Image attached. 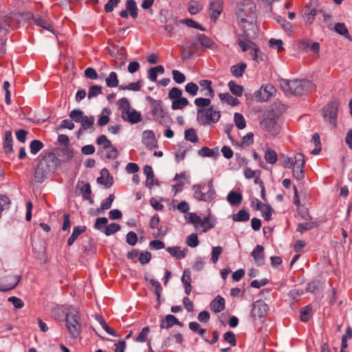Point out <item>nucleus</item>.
<instances>
[{
  "label": "nucleus",
  "mask_w": 352,
  "mask_h": 352,
  "mask_svg": "<svg viewBox=\"0 0 352 352\" xmlns=\"http://www.w3.org/2000/svg\"><path fill=\"white\" fill-rule=\"evenodd\" d=\"M107 86L109 88H114L118 86L119 80L118 75L115 72H111L105 80Z\"/></svg>",
  "instance_id": "44"
},
{
  "label": "nucleus",
  "mask_w": 352,
  "mask_h": 352,
  "mask_svg": "<svg viewBox=\"0 0 352 352\" xmlns=\"http://www.w3.org/2000/svg\"><path fill=\"white\" fill-rule=\"evenodd\" d=\"M120 229L121 227L118 223H111L109 225L104 228V233L107 236H110L120 231Z\"/></svg>",
  "instance_id": "52"
},
{
  "label": "nucleus",
  "mask_w": 352,
  "mask_h": 352,
  "mask_svg": "<svg viewBox=\"0 0 352 352\" xmlns=\"http://www.w3.org/2000/svg\"><path fill=\"white\" fill-rule=\"evenodd\" d=\"M193 197L198 201L210 202L216 197V192L213 186V179L207 183L203 182L192 186Z\"/></svg>",
  "instance_id": "5"
},
{
  "label": "nucleus",
  "mask_w": 352,
  "mask_h": 352,
  "mask_svg": "<svg viewBox=\"0 0 352 352\" xmlns=\"http://www.w3.org/2000/svg\"><path fill=\"white\" fill-rule=\"evenodd\" d=\"M210 309L214 313H219L225 309V299L218 295L210 303Z\"/></svg>",
  "instance_id": "22"
},
{
  "label": "nucleus",
  "mask_w": 352,
  "mask_h": 352,
  "mask_svg": "<svg viewBox=\"0 0 352 352\" xmlns=\"http://www.w3.org/2000/svg\"><path fill=\"white\" fill-rule=\"evenodd\" d=\"M247 67V64L243 62H241L236 65H232L230 67V72L232 76L236 78H240L243 75L245 69Z\"/></svg>",
  "instance_id": "27"
},
{
  "label": "nucleus",
  "mask_w": 352,
  "mask_h": 352,
  "mask_svg": "<svg viewBox=\"0 0 352 352\" xmlns=\"http://www.w3.org/2000/svg\"><path fill=\"white\" fill-rule=\"evenodd\" d=\"M60 165V160L57 158L54 153L41 154L38 157V163L34 170L35 182L40 184L43 182L49 173L54 172Z\"/></svg>",
  "instance_id": "2"
},
{
  "label": "nucleus",
  "mask_w": 352,
  "mask_h": 352,
  "mask_svg": "<svg viewBox=\"0 0 352 352\" xmlns=\"http://www.w3.org/2000/svg\"><path fill=\"white\" fill-rule=\"evenodd\" d=\"M51 316L57 321H62L65 319V326L73 338L80 336L81 332L80 316L76 308L57 306L52 309Z\"/></svg>",
  "instance_id": "1"
},
{
  "label": "nucleus",
  "mask_w": 352,
  "mask_h": 352,
  "mask_svg": "<svg viewBox=\"0 0 352 352\" xmlns=\"http://www.w3.org/2000/svg\"><path fill=\"white\" fill-rule=\"evenodd\" d=\"M180 23L185 24L190 28H193L201 31H206L205 27L191 19H182Z\"/></svg>",
  "instance_id": "53"
},
{
  "label": "nucleus",
  "mask_w": 352,
  "mask_h": 352,
  "mask_svg": "<svg viewBox=\"0 0 352 352\" xmlns=\"http://www.w3.org/2000/svg\"><path fill=\"white\" fill-rule=\"evenodd\" d=\"M251 43H253L248 38H245L243 34L239 35L238 38V44L243 52H245L249 49L252 50Z\"/></svg>",
  "instance_id": "43"
},
{
  "label": "nucleus",
  "mask_w": 352,
  "mask_h": 352,
  "mask_svg": "<svg viewBox=\"0 0 352 352\" xmlns=\"http://www.w3.org/2000/svg\"><path fill=\"white\" fill-rule=\"evenodd\" d=\"M210 16L214 21L222 12V1L214 0L209 5Z\"/></svg>",
  "instance_id": "15"
},
{
  "label": "nucleus",
  "mask_w": 352,
  "mask_h": 352,
  "mask_svg": "<svg viewBox=\"0 0 352 352\" xmlns=\"http://www.w3.org/2000/svg\"><path fill=\"white\" fill-rule=\"evenodd\" d=\"M274 91V87L272 85H267L256 91V96L258 97L261 100L265 101L273 95Z\"/></svg>",
  "instance_id": "18"
},
{
  "label": "nucleus",
  "mask_w": 352,
  "mask_h": 352,
  "mask_svg": "<svg viewBox=\"0 0 352 352\" xmlns=\"http://www.w3.org/2000/svg\"><path fill=\"white\" fill-rule=\"evenodd\" d=\"M145 279L146 280H148L149 283L154 288L153 289V292H154L155 295L157 297V300L158 303L160 304L161 303V300H160L161 292H162V289L160 283L157 280H155L153 278L148 279L147 277H145Z\"/></svg>",
  "instance_id": "33"
},
{
  "label": "nucleus",
  "mask_w": 352,
  "mask_h": 352,
  "mask_svg": "<svg viewBox=\"0 0 352 352\" xmlns=\"http://www.w3.org/2000/svg\"><path fill=\"white\" fill-rule=\"evenodd\" d=\"M142 142L146 147L151 148L156 147L157 142L154 132L151 130L144 131L143 132Z\"/></svg>",
  "instance_id": "19"
},
{
  "label": "nucleus",
  "mask_w": 352,
  "mask_h": 352,
  "mask_svg": "<svg viewBox=\"0 0 352 352\" xmlns=\"http://www.w3.org/2000/svg\"><path fill=\"white\" fill-rule=\"evenodd\" d=\"M219 97L221 101L226 102L231 106H236L239 103V100L232 96L229 93L219 94Z\"/></svg>",
  "instance_id": "38"
},
{
  "label": "nucleus",
  "mask_w": 352,
  "mask_h": 352,
  "mask_svg": "<svg viewBox=\"0 0 352 352\" xmlns=\"http://www.w3.org/2000/svg\"><path fill=\"white\" fill-rule=\"evenodd\" d=\"M199 85L201 87V91H204L203 94L205 96H210V98H213L214 96V91L212 88V81L209 80H200L199 81Z\"/></svg>",
  "instance_id": "21"
},
{
  "label": "nucleus",
  "mask_w": 352,
  "mask_h": 352,
  "mask_svg": "<svg viewBox=\"0 0 352 352\" xmlns=\"http://www.w3.org/2000/svg\"><path fill=\"white\" fill-rule=\"evenodd\" d=\"M338 106V101L334 100L329 102L322 108V118L324 122L329 124L332 128L336 126Z\"/></svg>",
  "instance_id": "7"
},
{
  "label": "nucleus",
  "mask_w": 352,
  "mask_h": 352,
  "mask_svg": "<svg viewBox=\"0 0 352 352\" xmlns=\"http://www.w3.org/2000/svg\"><path fill=\"white\" fill-rule=\"evenodd\" d=\"M277 118L274 113H270L261 122V126L268 132L275 135L278 133L275 129V124L276 123Z\"/></svg>",
  "instance_id": "11"
},
{
  "label": "nucleus",
  "mask_w": 352,
  "mask_h": 352,
  "mask_svg": "<svg viewBox=\"0 0 352 352\" xmlns=\"http://www.w3.org/2000/svg\"><path fill=\"white\" fill-rule=\"evenodd\" d=\"M184 138L187 141L192 143H196L198 141V137L196 134L195 130L193 128H190L184 131Z\"/></svg>",
  "instance_id": "51"
},
{
  "label": "nucleus",
  "mask_w": 352,
  "mask_h": 352,
  "mask_svg": "<svg viewBox=\"0 0 352 352\" xmlns=\"http://www.w3.org/2000/svg\"><path fill=\"white\" fill-rule=\"evenodd\" d=\"M245 11L248 12V18L244 17L242 12H239V21L240 26L243 30V36L245 38H250L256 34V5L251 4L248 6Z\"/></svg>",
  "instance_id": "4"
},
{
  "label": "nucleus",
  "mask_w": 352,
  "mask_h": 352,
  "mask_svg": "<svg viewBox=\"0 0 352 352\" xmlns=\"http://www.w3.org/2000/svg\"><path fill=\"white\" fill-rule=\"evenodd\" d=\"M97 182L104 186L107 188L113 185V177L109 174L107 168H102L100 171V177H98Z\"/></svg>",
  "instance_id": "17"
},
{
  "label": "nucleus",
  "mask_w": 352,
  "mask_h": 352,
  "mask_svg": "<svg viewBox=\"0 0 352 352\" xmlns=\"http://www.w3.org/2000/svg\"><path fill=\"white\" fill-rule=\"evenodd\" d=\"M199 225L203 228V232H206L208 230L212 228L215 225L214 220H211L209 217H206L203 219H201Z\"/></svg>",
  "instance_id": "48"
},
{
  "label": "nucleus",
  "mask_w": 352,
  "mask_h": 352,
  "mask_svg": "<svg viewBox=\"0 0 352 352\" xmlns=\"http://www.w3.org/2000/svg\"><path fill=\"white\" fill-rule=\"evenodd\" d=\"M231 93L236 97H241L243 95V87L237 85L235 82L231 80L228 84Z\"/></svg>",
  "instance_id": "39"
},
{
  "label": "nucleus",
  "mask_w": 352,
  "mask_h": 352,
  "mask_svg": "<svg viewBox=\"0 0 352 352\" xmlns=\"http://www.w3.org/2000/svg\"><path fill=\"white\" fill-rule=\"evenodd\" d=\"M96 142L97 144L102 146V147L98 150V155L99 156H103L107 149L113 146L111 142L105 135L98 136L96 138Z\"/></svg>",
  "instance_id": "14"
},
{
  "label": "nucleus",
  "mask_w": 352,
  "mask_h": 352,
  "mask_svg": "<svg viewBox=\"0 0 352 352\" xmlns=\"http://www.w3.org/2000/svg\"><path fill=\"white\" fill-rule=\"evenodd\" d=\"M115 199L113 194H110L109 197L103 199L101 202L100 207L96 210L98 214H103L104 210L111 207L112 203Z\"/></svg>",
  "instance_id": "28"
},
{
  "label": "nucleus",
  "mask_w": 352,
  "mask_h": 352,
  "mask_svg": "<svg viewBox=\"0 0 352 352\" xmlns=\"http://www.w3.org/2000/svg\"><path fill=\"white\" fill-rule=\"evenodd\" d=\"M61 160L65 162H69L74 157V149L70 148L69 145H65L56 149V154Z\"/></svg>",
  "instance_id": "12"
},
{
  "label": "nucleus",
  "mask_w": 352,
  "mask_h": 352,
  "mask_svg": "<svg viewBox=\"0 0 352 352\" xmlns=\"http://www.w3.org/2000/svg\"><path fill=\"white\" fill-rule=\"evenodd\" d=\"M334 30L338 34H339L342 36H344L346 38H349V31H348L346 25H344V23H337L334 26Z\"/></svg>",
  "instance_id": "64"
},
{
  "label": "nucleus",
  "mask_w": 352,
  "mask_h": 352,
  "mask_svg": "<svg viewBox=\"0 0 352 352\" xmlns=\"http://www.w3.org/2000/svg\"><path fill=\"white\" fill-rule=\"evenodd\" d=\"M221 118V111L211 105L206 109H197V121L201 125L217 123Z\"/></svg>",
  "instance_id": "6"
},
{
  "label": "nucleus",
  "mask_w": 352,
  "mask_h": 352,
  "mask_svg": "<svg viewBox=\"0 0 352 352\" xmlns=\"http://www.w3.org/2000/svg\"><path fill=\"white\" fill-rule=\"evenodd\" d=\"M242 195L234 191H231L227 196V200L231 206H236L240 204L242 201Z\"/></svg>",
  "instance_id": "32"
},
{
  "label": "nucleus",
  "mask_w": 352,
  "mask_h": 352,
  "mask_svg": "<svg viewBox=\"0 0 352 352\" xmlns=\"http://www.w3.org/2000/svg\"><path fill=\"white\" fill-rule=\"evenodd\" d=\"M269 310L268 305L262 300H258L253 302L251 311V317L256 320L258 318L261 322H264L265 318Z\"/></svg>",
  "instance_id": "8"
},
{
  "label": "nucleus",
  "mask_w": 352,
  "mask_h": 352,
  "mask_svg": "<svg viewBox=\"0 0 352 352\" xmlns=\"http://www.w3.org/2000/svg\"><path fill=\"white\" fill-rule=\"evenodd\" d=\"M143 85V80H138L136 82H131L127 85H121L119 86V89L120 90H129L133 91H138L141 89V87Z\"/></svg>",
  "instance_id": "35"
},
{
  "label": "nucleus",
  "mask_w": 352,
  "mask_h": 352,
  "mask_svg": "<svg viewBox=\"0 0 352 352\" xmlns=\"http://www.w3.org/2000/svg\"><path fill=\"white\" fill-rule=\"evenodd\" d=\"M34 23L44 29L48 30L49 32H54L52 25L49 22H47V21H45V19H43L42 18L34 19Z\"/></svg>",
  "instance_id": "62"
},
{
  "label": "nucleus",
  "mask_w": 352,
  "mask_h": 352,
  "mask_svg": "<svg viewBox=\"0 0 352 352\" xmlns=\"http://www.w3.org/2000/svg\"><path fill=\"white\" fill-rule=\"evenodd\" d=\"M43 144L38 140H34L30 144V153L33 155L37 154L43 148Z\"/></svg>",
  "instance_id": "55"
},
{
  "label": "nucleus",
  "mask_w": 352,
  "mask_h": 352,
  "mask_svg": "<svg viewBox=\"0 0 352 352\" xmlns=\"http://www.w3.org/2000/svg\"><path fill=\"white\" fill-rule=\"evenodd\" d=\"M232 218L236 222H245L250 219V214L246 210L242 209L236 214H234Z\"/></svg>",
  "instance_id": "37"
},
{
  "label": "nucleus",
  "mask_w": 352,
  "mask_h": 352,
  "mask_svg": "<svg viewBox=\"0 0 352 352\" xmlns=\"http://www.w3.org/2000/svg\"><path fill=\"white\" fill-rule=\"evenodd\" d=\"M311 310V305H307L300 309V318L302 322H306L309 320Z\"/></svg>",
  "instance_id": "60"
},
{
  "label": "nucleus",
  "mask_w": 352,
  "mask_h": 352,
  "mask_svg": "<svg viewBox=\"0 0 352 352\" xmlns=\"http://www.w3.org/2000/svg\"><path fill=\"white\" fill-rule=\"evenodd\" d=\"M197 40L202 47L210 48L214 44L212 40L203 34H197Z\"/></svg>",
  "instance_id": "40"
},
{
  "label": "nucleus",
  "mask_w": 352,
  "mask_h": 352,
  "mask_svg": "<svg viewBox=\"0 0 352 352\" xmlns=\"http://www.w3.org/2000/svg\"><path fill=\"white\" fill-rule=\"evenodd\" d=\"M160 21L162 23H166L168 22L173 21L176 23V19L172 16V14L168 10H162L160 14Z\"/></svg>",
  "instance_id": "45"
},
{
  "label": "nucleus",
  "mask_w": 352,
  "mask_h": 352,
  "mask_svg": "<svg viewBox=\"0 0 352 352\" xmlns=\"http://www.w3.org/2000/svg\"><path fill=\"white\" fill-rule=\"evenodd\" d=\"M316 226L317 223L311 221L306 223H301L298 224L296 231L300 233H303L305 231L310 230L316 228Z\"/></svg>",
  "instance_id": "49"
},
{
  "label": "nucleus",
  "mask_w": 352,
  "mask_h": 352,
  "mask_svg": "<svg viewBox=\"0 0 352 352\" xmlns=\"http://www.w3.org/2000/svg\"><path fill=\"white\" fill-rule=\"evenodd\" d=\"M195 104L198 107L197 109H206L210 107L211 100L206 98H197L194 100Z\"/></svg>",
  "instance_id": "58"
},
{
  "label": "nucleus",
  "mask_w": 352,
  "mask_h": 352,
  "mask_svg": "<svg viewBox=\"0 0 352 352\" xmlns=\"http://www.w3.org/2000/svg\"><path fill=\"white\" fill-rule=\"evenodd\" d=\"M85 116L86 115L84 114L83 111L78 109L72 110L69 114V118L77 123H80Z\"/></svg>",
  "instance_id": "50"
},
{
  "label": "nucleus",
  "mask_w": 352,
  "mask_h": 352,
  "mask_svg": "<svg viewBox=\"0 0 352 352\" xmlns=\"http://www.w3.org/2000/svg\"><path fill=\"white\" fill-rule=\"evenodd\" d=\"M102 93V88L100 85H92L89 87L87 97L89 99L96 97Z\"/></svg>",
  "instance_id": "59"
},
{
  "label": "nucleus",
  "mask_w": 352,
  "mask_h": 352,
  "mask_svg": "<svg viewBox=\"0 0 352 352\" xmlns=\"http://www.w3.org/2000/svg\"><path fill=\"white\" fill-rule=\"evenodd\" d=\"M21 276L8 275L0 278V292H8L14 289L19 283Z\"/></svg>",
  "instance_id": "10"
},
{
  "label": "nucleus",
  "mask_w": 352,
  "mask_h": 352,
  "mask_svg": "<svg viewBox=\"0 0 352 352\" xmlns=\"http://www.w3.org/2000/svg\"><path fill=\"white\" fill-rule=\"evenodd\" d=\"M166 250L173 257L177 259H182L186 256L188 252L187 248H184L182 250L179 246L168 247Z\"/></svg>",
  "instance_id": "23"
},
{
  "label": "nucleus",
  "mask_w": 352,
  "mask_h": 352,
  "mask_svg": "<svg viewBox=\"0 0 352 352\" xmlns=\"http://www.w3.org/2000/svg\"><path fill=\"white\" fill-rule=\"evenodd\" d=\"M198 155L201 157H214L216 159L219 157V153L218 148H216L215 150H212L206 146H204L198 151Z\"/></svg>",
  "instance_id": "30"
},
{
  "label": "nucleus",
  "mask_w": 352,
  "mask_h": 352,
  "mask_svg": "<svg viewBox=\"0 0 352 352\" xmlns=\"http://www.w3.org/2000/svg\"><path fill=\"white\" fill-rule=\"evenodd\" d=\"M126 9L133 19L138 17V8L135 0H126Z\"/></svg>",
  "instance_id": "34"
},
{
  "label": "nucleus",
  "mask_w": 352,
  "mask_h": 352,
  "mask_svg": "<svg viewBox=\"0 0 352 352\" xmlns=\"http://www.w3.org/2000/svg\"><path fill=\"white\" fill-rule=\"evenodd\" d=\"M295 161L294 162V167L297 168H304L305 160L303 154L298 153L294 156Z\"/></svg>",
  "instance_id": "63"
},
{
  "label": "nucleus",
  "mask_w": 352,
  "mask_h": 352,
  "mask_svg": "<svg viewBox=\"0 0 352 352\" xmlns=\"http://www.w3.org/2000/svg\"><path fill=\"white\" fill-rule=\"evenodd\" d=\"M95 318L107 333L113 336H116V332L107 325L102 316L97 314Z\"/></svg>",
  "instance_id": "46"
},
{
  "label": "nucleus",
  "mask_w": 352,
  "mask_h": 352,
  "mask_svg": "<svg viewBox=\"0 0 352 352\" xmlns=\"http://www.w3.org/2000/svg\"><path fill=\"white\" fill-rule=\"evenodd\" d=\"M122 118L124 121H127L131 124L138 123L142 120L141 113L135 109L132 111L128 109V111H125V112L122 111Z\"/></svg>",
  "instance_id": "13"
},
{
  "label": "nucleus",
  "mask_w": 352,
  "mask_h": 352,
  "mask_svg": "<svg viewBox=\"0 0 352 352\" xmlns=\"http://www.w3.org/2000/svg\"><path fill=\"white\" fill-rule=\"evenodd\" d=\"M174 325L182 326V323L178 320V319L173 315L168 314L165 316L164 318L160 320V328L161 329H170Z\"/></svg>",
  "instance_id": "16"
},
{
  "label": "nucleus",
  "mask_w": 352,
  "mask_h": 352,
  "mask_svg": "<svg viewBox=\"0 0 352 352\" xmlns=\"http://www.w3.org/2000/svg\"><path fill=\"white\" fill-rule=\"evenodd\" d=\"M311 87V82L308 80L295 79L292 80L290 93L296 96L306 94Z\"/></svg>",
  "instance_id": "9"
},
{
  "label": "nucleus",
  "mask_w": 352,
  "mask_h": 352,
  "mask_svg": "<svg viewBox=\"0 0 352 352\" xmlns=\"http://www.w3.org/2000/svg\"><path fill=\"white\" fill-rule=\"evenodd\" d=\"M111 113V110L108 108H104L102 109L101 113L99 116L98 120V124L100 126H103L107 124L109 122V115Z\"/></svg>",
  "instance_id": "36"
},
{
  "label": "nucleus",
  "mask_w": 352,
  "mask_h": 352,
  "mask_svg": "<svg viewBox=\"0 0 352 352\" xmlns=\"http://www.w3.org/2000/svg\"><path fill=\"white\" fill-rule=\"evenodd\" d=\"M234 120L236 127L239 129H243L246 126V122L243 116L240 113L234 114Z\"/></svg>",
  "instance_id": "56"
},
{
  "label": "nucleus",
  "mask_w": 352,
  "mask_h": 352,
  "mask_svg": "<svg viewBox=\"0 0 352 352\" xmlns=\"http://www.w3.org/2000/svg\"><path fill=\"white\" fill-rule=\"evenodd\" d=\"M263 250L264 248L262 245H257L254 250L251 252L252 256L254 258L256 263L258 266H261L265 264Z\"/></svg>",
  "instance_id": "20"
},
{
  "label": "nucleus",
  "mask_w": 352,
  "mask_h": 352,
  "mask_svg": "<svg viewBox=\"0 0 352 352\" xmlns=\"http://www.w3.org/2000/svg\"><path fill=\"white\" fill-rule=\"evenodd\" d=\"M118 156V151L116 146H113L109 148L104 152V155L103 156H100L102 159L107 160H115Z\"/></svg>",
  "instance_id": "57"
},
{
  "label": "nucleus",
  "mask_w": 352,
  "mask_h": 352,
  "mask_svg": "<svg viewBox=\"0 0 352 352\" xmlns=\"http://www.w3.org/2000/svg\"><path fill=\"white\" fill-rule=\"evenodd\" d=\"M164 72V68L162 65L151 67L148 71V78L153 82H156L157 74H162Z\"/></svg>",
  "instance_id": "31"
},
{
  "label": "nucleus",
  "mask_w": 352,
  "mask_h": 352,
  "mask_svg": "<svg viewBox=\"0 0 352 352\" xmlns=\"http://www.w3.org/2000/svg\"><path fill=\"white\" fill-rule=\"evenodd\" d=\"M146 100L149 102L153 120L164 126L169 127L173 120L164 108L163 102L160 100H155L149 96H146Z\"/></svg>",
  "instance_id": "3"
},
{
  "label": "nucleus",
  "mask_w": 352,
  "mask_h": 352,
  "mask_svg": "<svg viewBox=\"0 0 352 352\" xmlns=\"http://www.w3.org/2000/svg\"><path fill=\"white\" fill-rule=\"evenodd\" d=\"M252 46V56L254 60L259 62L263 60L264 54L260 50L259 47L255 43H251Z\"/></svg>",
  "instance_id": "42"
},
{
  "label": "nucleus",
  "mask_w": 352,
  "mask_h": 352,
  "mask_svg": "<svg viewBox=\"0 0 352 352\" xmlns=\"http://www.w3.org/2000/svg\"><path fill=\"white\" fill-rule=\"evenodd\" d=\"M86 228H87L85 226H78L74 227L71 236L67 239V245L69 246L72 245L79 235L85 232Z\"/></svg>",
  "instance_id": "26"
},
{
  "label": "nucleus",
  "mask_w": 352,
  "mask_h": 352,
  "mask_svg": "<svg viewBox=\"0 0 352 352\" xmlns=\"http://www.w3.org/2000/svg\"><path fill=\"white\" fill-rule=\"evenodd\" d=\"M182 282L185 288V293L189 295L192 290L191 282V274L188 269H185L183 272L182 276Z\"/></svg>",
  "instance_id": "25"
},
{
  "label": "nucleus",
  "mask_w": 352,
  "mask_h": 352,
  "mask_svg": "<svg viewBox=\"0 0 352 352\" xmlns=\"http://www.w3.org/2000/svg\"><path fill=\"white\" fill-rule=\"evenodd\" d=\"M198 91L199 86L193 82H188L185 86V91L191 96H195Z\"/></svg>",
  "instance_id": "61"
},
{
  "label": "nucleus",
  "mask_w": 352,
  "mask_h": 352,
  "mask_svg": "<svg viewBox=\"0 0 352 352\" xmlns=\"http://www.w3.org/2000/svg\"><path fill=\"white\" fill-rule=\"evenodd\" d=\"M3 149L6 154H11L13 153V139L11 131H6L5 132Z\"/></svg>",
  "instance_id": "24"
},
{
  "label": "nucleus",
  "mask_w": 352,
  "mask_h": 352,
  "mask_svg": "<svg viewBox=\"0 0 352 352\" xmlns=\"http://www.w3.org/2000/svg\"><path fill=\"white\" fill-rule=\"evenodd\" d=\"M265 161L270 164H274L277 162V154L276 151L270 148H268L265 153Z\"/></svg>",
  "instance_id": "47"
},
{
  "label": "nucleus",
  "mask_w": 352,
  "mask_h": 352,
  "mask_svg": "<svg viewBox=\"0 0 352 352\" xmlns=\"http://www.w3.org/2000/svg\"><path fill=\"white\" fill-rule=\"evenodd\" d=\"M180 50L182 59L183 60H188L191 58L194 55V52L191 51L190 46L188 45H186L185 46H182Z\"/></svg>",
  "instance_id": "54"
},
{
  "label": "nucleus",
  "mask_w": 352,
  "mask_h": 352,
  "mask_svg": "<svg viewBox=\"0 0 352 352\" xmlns=\"http://www.w3.org/2000/svg\"><path fill=\"white\" fill-rule=\"evenodd\" d=\"M189 104L187 98L181 97L173 100L171 108L173 110L182 109Z\"/></svg>",
  "instance_id": "41"
},
{
  "label": "nucleus",
  "mask_w": 352,
  "mask_h": 352,
  "mask_svg": "<svg viewBox=\"0 0 352 352\" xmlns=\"http://www.w3.org/2000/svg\"><path fill=\"white\" fill-rule=\"evenodd\" d=\"M94 122L95 118L93 116H85L82 121L80 122V126H82V130H91V132L94 131Z\"/></svg>",
  "instance_id": "29"
}]
</instances>
